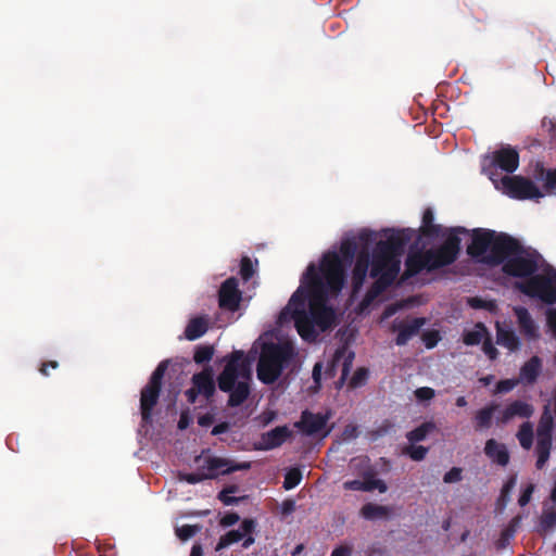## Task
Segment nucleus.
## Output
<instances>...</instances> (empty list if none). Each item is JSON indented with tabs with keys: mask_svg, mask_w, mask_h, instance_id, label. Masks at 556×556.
<instances>
[{
	"mask_svg": "<svg viewBox=\"0 0 556 556\" xmlns=\"http://www.w3.org/2000/svg\"><path fill=\"white\" fill-rule=\"evenodd\" d=\"M533 412L534 409L531 404L516 400L506 406L502 413V416L498 418V421L505 424L516 416L529 418L532 416Z\"/></svg>",
	"mask_w": 556,
	"mask_h": 556,
	"instance_id": "obj_25",
	"label": "nucleus"
},
{
	"mask_svg": "<svg viewBox=\"0 0 556 556\" xmlns=\"http://www.w3.org/2000/svg\"><path fill=\"white\" fill-rule=\"evenodd\" d=\"M496 342L497 344L515 352L520 349L521 342L519 337L511 329H505L498 324L496 325Z\"/></svg>",
	"mask_w": 556,
	"mask_h": 556,
	"instance_id": "obj_29",
	"label": "nucleus"
},
{
	"mask_svg": "<svg viewBox=\"0 0 556 556\" xmlns=\"http://www.w3.org/2000/svg\"><path fill=\"white\" fill-rule=\"evenodd\" d=\"M433 212L427 208L422 214L424 232L428 236H437L441 231V225L433 224Z\"/></svg>",
	"mask_w": 556,
	"mask_h": 556,
	"instance_id": "obj_36",
	"label": "nucleus"
},
{
	"mask_svg": "<svg viewBox=\"0 0 556 556\" xmlns=\"http://www.w3.org/2000/svg\"><path fill=\"white\" fill-rule=\"evenodd\" d=\"M239 520H240L239 515L237 513L232 511V513L225 514L222 517L219 523H220L222 527L228 528V527H231V526L236 525Z\"/></svg>",
	"mask_w": 556,
	"mask_h": 556,
	"instance_id": "obj_54",
	"label": "nucleus"
},
{
	"mask_svg": "<svg viewBox=\"0 0 556 556\" xmlns=\"http://www.w3.org/2000/svg\"><path fill=\"white\" fill-rule=\"evenodd\" d=\"M214 415L211 413H206L198 417V424L201 427H208L214 422Z\"/></svg>",
	"mask_w": 556,
	"mask_h": 556,
	"instance_id": "obj_61",
	"label": "nucleus"
},
{
	"mask_svg": "<svg viewBox=\"0 0 556 556\" xmlns=\"http://www.w3.org/2000/svg\"><path fill=\"white\" fill-rule=\"evenodd\" d=\"M242 300V292L239 290L237 278L226 279L218 291V304L222 309L237 312Z\"/></svg>",
	"mask_w": 556,
	"mask_h": 556,
	"instance_id": "obj_17",
	"label": "nucleus"
},
{
	"mask_svg": "<svg viewBox=\"0 0 556 556\" xmlns=\"http://www.w3.org/2000/svg\"><path fill=\"white\" fill-rule=\"evenodd\" d=\"M345 270L340 256L336 252L324 254L319 271L311 263L301 279L306 289L308 311L320 331L330 329L336 320V313L327 305L330 293L337 294L343 288Z\"/></svg>",
	"mask_w": 556,
	"mask_h": 556,
	"instance_id": "obj_2",
	"label": "nucleus"
},
{
	"mask_svg": "<svg viewBox=\"0 0 556 556\" xmlns=\"http://www.w3.org/2000/svg\"><path fill=\"white\" fill-rule=\"evenodd\" d=\"M392 509L389 506L367 503L361 508L359 515L366 520H376L390 517Z\"/></svg>",
	"mask_w": 556,
	"mask_h": 556,
	"instance_id": "obj_31",
	"label": "nucleus"
},
{
	"mask_svg": "<svg viewBox=\"0 0 556 556\" xmlns=\"http://www.w3.org/2000/svg\"><path fill=\"white\" fill-rule=\"evenodd\" d=\"M542 127L546 129L551 139L556 140V122L544 117L542 119Z\"/></svg>",
	"mask_w": 556,
	"mask_h": 556,
	"instance_id": "obj_57",
	"label": "nucleus"
},
{
	"mask_svg": "<svg viewBox=\"0 0 556 556\" xmlns=\"http://www.w3.org/2000/svg\"><path fill=\"white\" fill-rule=\"evenodd\" d=\"M225 367L217 377L220 391L229 393L228 406L242 405L251 393V365L244 352L236 350L225 357Z\"/></svg>",
	"mask_w": 556,
	"mask_h": 556,
	"instance_id": "obj_3",
	"label": "nucleus"
},
{
	"mask_svg": "<svg viewBox=\"0 0 556 556\" xmlns=\"http://www.w3.org/2000/svg\"><path fill=\"white\" fill-rule=\"evenodd\" d=\"M500 189L503 193L516 200H539L544 197L539 187L523 176L505 175L500 178Z\"/></svg>",
	"mask_w": 556,
	"mask_h": 556,
	"instance_id": "obj_11",
	"label": "nucleus"
},
{
	"mask_svg": "<svg viewBox=\"0 0 556 556\" xmlns=\"http://www.w3.org/2000/svg\"><path fill=\"white\" fill-rule=\"evenodd\" d=\"M229 429H230V425H229V422H227V421H223V422H219L218 425H216V426L212 429L211 434H212V435H219V434H222V433L227 432Z\"/></svg>",
	"mask_w": 556,
	"mask_h": 556,
	"instance_id": "obj_62",
	"label": "nucleus"
},
{
	"mask_svg": "<svg viewBox=\"0 0 556 556\" xmlns=\"http://www.w3.org/2000/svg\"><path fill=\"white\" fill-rule=\"evenodd\" d=\"M553 427H554V420L553 416L548 409L547 406H545L544 412L542 413L539 425L536 428V445H535V453H536V463L535 467L536 469L541 470L544 468L546 463L549 459L551 450H552V441H553Z\"/></svg>",
	"mask_w": 556,
	"mask_h": 556,
	"instance_id": "obj_12",
	"label": "nucleus"
},
{
	"mask_svg": "<svg viewBox=\"0 0 556 556\" xmlns=\"http://www.w3.org/2000/svg\"><path fill=\"white\" fill-rule=\"evenodd\" d=\"M515 288L529 298L552 305L556 303V270L549 267L546 275L535 273L529 279L516 282Z\"/></svg>",
	"mask_w": 556,
	"mask_h": 556,
	"instance_id": "obj_9",
	"label": "nucleus"
},
{
	"mask_svg": "<svg viewBox=\"0 0 556 556\" xmlns=\"http://www.w3.org/2000/svg\"><path fill=\"white\" fill-rule=\"evenodd\" d=\"M488 328L482 323H477L475 328L463 333V342L468 346L480 344L488 336Z\"/></svg>",
	"mask_w": 556,
	"mask_h": 556,
	"instance_id": "obj_32",
	"label": "nucleus"
},
{
	"mask_svg": "<svg viewBox=\"0 0 556 556\" xmlns=\"http://www.w3.org/2000/svg\"><path fill=\"white\" fill-rule=\"evenodd\" d=\"M540 525L544 530H549L556 526V507H549L543 510Z\"/></svg>",
	"mask_w": 556,
	"mask_h": 556,
	"instance_id": "obj_42",
	"label": "nucleus"
},
{
	"mask_svg": "<svg viewBox=\"0 0 556 556\" xmlns=\"http://www.w3.org/2000/svg\"><path fill=\"white\" fill-rule=\"evenodd\" d=\"M214 348L212 345H199L194 350L193 361L197 364H204L212 359Z\"/></svg>",
	"mask_w": 556,
	"mask_h": 556,
	"instance_id": "obj_37",
	"label": "nucleus"
},
{
	"mask_svg": "<svg viewBox=\"0 0 556 556\" xmlns=\"http://www.w3.org/2000/svg\"><path fill=\"white\" fill-rule=\"evenodd\" d=\"M192 386L198 390L201 395L205 399H211L216 391V383L214 380V371L212 367H205L200 372L192 376Z\"/></svg>",
	"mask_w": 556,
	"mask_h": 556,
	"instance_id": "obj_20",
	"label": "nucleus"
},
{
	"mask_svg": "<svg viewBox=\"0 0 556 556\" xmlns=\"http://www.w3.org/2000/svg\"><path fill=\"white\" fill-rule=\"evenodd\" d=\"M307 299L306 289L300 286L291 295L287 307L281 312L280 318L290 313L298 333L308 342L316 340L318 332L315 330V321L309 311L305 308Z\"/></svg>",
	"mask_w": 556,
	"mask_h": 556,
	"instance_id": "obj_7",
	"label": "nucleus"
},
{
	"mask_svg": "<svg viewBox=\"0 0 556 556\" xmlns=\"http://www.w3.org/2000/svg\"><path fill=\"white\" fill-rule=\"evenodd\" d=\"M169 359L160 362L152 372L148 383L142 388L140 392V413L142 421L146 424H149L152 420V412L159 402L163 378L169 366Z\"/></svg>",
	"mask_w": 556,
	"mask_h": 556,
	"instance_id": "obj_10",
	"label": "nucleus"
},
{
	"mask_svg": "<svg viewBox=\"0 0 556 556\" xmlns=\"http://www.w3.org/2000/svg\"><path fill=\"white\" fill-rule=\"evenodd\" d=\"M386 240L376 243L370 262L368 247H365L356 257L352 271V288L357 292L364 285L369 264L370 276L376 278L367 292V298L372 300L390 288L397 278L401 269V255L406 244L412 239L409 229L390 230ZM375 233L364 230L359 233V240L366 245L374 241Z\"/></svg>",
	"mask_w": 556,
	"mask_h": 556,
	"instance_id": "obj_1",
	"label": "nucleus"
},
{
	"mask_svg": "<svg viewBox=\"0 0 556 556\" xmlns=\"http://www.w3.org/2000/svg\"><path fill=\"white\" fill-rule=\"evenodd\" d=\"M237 491V486L236 485H231V486H228L224 490H222L219 493H218V500L224 504V505H233V504H237L239 502V498L238 497H235V496H230L229 493H235Z\"/></svg>",
	"mask_w": 556,
	"mask_h": 556,
	"instance_id": "obj_47",
	"label": "nucleus"
},
{
	"mask_svg": "<svg viewBox=\"0 0 556 556\" xmlns=\"http://www.w3.org/2000/svg\"><path fill=\"white\" fill-rule=\"evenodd\" d=\"M518 166L519 152L510 146H505L492 152L491 163L488 166L486 172L495 188L500 189L497 169L511 174L518 168Z\"/></svg>",
	"mask_w": 556,
	"mask_h": 556,
	"instance_id": "obj_13",
	"label": "nucleus"
},
{
	"mask_svg": "<svg viewBox=\"0 0 556 556\" xmlns=\"http://www.w3.org/2000/svg\"><path fill=\"white\" fill-rule=\"evenodd\" d=\"M321 370H323V364L319 362L316 363L313 367L312 377H313L314 383L316 384L317 388H319L320 383H321Z\"/></svg>",
	"mask_w": 556,
	"mask_h": 556,
	"instance_id": "obj_59",
	"label": "nucleus"
},
{
	"mask_svg": "<svg viewBox=\"0 0 556 556\" xmlns=\"http://www.w3.org/2000/svg\"><path fill=\"white\" fill-rule=\"evenodd\" d=\"M355 354L353 351H349L345 346L339 348L333 355L332 358V367H336L339 365V363L342 361V372L340 377V383H343L345 379L348 378L353 361H354Z\"/></svg>",
	"mask_w": 556,
	"mask_h": 556,
	"instance_id": "obj_28",
	"label": "nucleus"
},
{
	"mask_svg": "<svg viewBox=\"0 0 556 556\" xmlns=\"http://www.w3.org/2000/svg\"><path fill=\"white\" fill-rule=\"evenodd\" d=\"M541 254L536 250L525 248L521 242L515 238L513 251L502 253L497 265H502V271L515 278L529 279L540 268Z\"/></svg>",
	"mask_w": 556,
	"mask_h": 556,
	"instance_id": "obj_6",
	"label": "nucleus"
},
{
	"mask_svg": "<svg viewBox=\"0 0 556 556\" xmlns=\"http://www.w3.org/2000/svg\"><path fill=\"white\" fill-rule=\"evenodd\" d=\"M198 390L192 386L190 389H188L186 391V397H187V401L190 403V404H194L198 396L200 395L199 392H197Z\"/></svg>",
	"mask_w": 556,
	"mask_h": 556,
	"instance_id": "obj_64",
	"label": "nucleus"
},
{
	"mask_svg": "<svg viewBox=\"0 0 556 556\" xmlns=\"http://www.w3.org/2000/svg\"><path fill=\"white\" fill-rule=\"evenodd\" d=\"M429 266L426 251H410L405 260V269L401 275L400 282H406L422 270L429 271Z\"/></svg>",
	"mask_w": 556,
	"mask_h": 556,
	"instance_id": "obj_19",
	"label": "nucleus"
},
{
	"mask_svg": "<svg viewBox=\"0 0 556 556\" xmlns=\"http://www.w3.org/2000/svg\"><path fill=\"white\" fill-rule=\"evenodd\" d=\"M427 319L425 317H414L405 320H394L391 325V331L396 332L394 342L397 346H403L408 343L415 336H417L420 329L426 325Z\"/></svg>",
	"mask_w": 556,
	"mask_h": 556,
	"instance_id": "obj_16",
	"label": "nucleus"
},
{
	"mask_svg": "<svg viewBox=\"0 0 556 556\" xmlns=\"http://www.w3.org/2000/svg\"><path fill=\"white\" fill-rule=\"evenodd\" d=\"M482 351L491 361H495L498 356V351L494 346L490 333L482 341Z\"/></svg>",
	"mask_w": 556,
	"mask_h": 556,
	"instance_id": "obj_48",
	"label": "nucleus"
},
{
	"mask_svg": "<svg viewBox=\"0 0 556 556\" xmlns=\"http://www.w3.org/2000/svg\"><path fill=\"white\" fill-rule=\"evenodd\" d=\"M513 311L517 318L520 332L529 340L539 339V327L533 320L529 311L523 306H515Z\"/></svg>",
	"mask_w": 556,
	"mask_h": 556,
	"instance_id": "obj_21",
	"label": "nucleus"
},
{
	"mask_svg": "<svg viewBox=\"0 0 556 556\" xmlns=\"http://www.w3.org/2000/svg\"><path fill=\"white\" fill-rule=\"evenodd\" d=\"M546 325L552 332L553 337L556 338V308L549 307L545 311Z\"/></svg>",
	"mask_w": 556,
	"mask_h": 556,
	"instance_id": "obj_50",
	"label": "nucleus"
},
{
	"mask_svg": "<svg viewBox=\"0 0 556 556\" xmlns=\"http://www.w3.org/2000/svg\"><path fill=\"white\" fill-rule=\"evenodd\" d=\"M208 329V320L203 316L190 319L185 329V337L189 341H194L206 333Z\"/></svg>",
	"mask_w": 556,
	"mask_h": 556,
	"instance_id": "obj_30",
	"label": "nucleus"
},
{
	"mask_svg": "<svg viewBox=\"0 0 556 556\" xmlns=\"http://www.w3.org/2000/svg\"><path fill=\"white\" fill-rule=\"evenodd\" d=\"M421 340L425 346L431 350L437 346V344L441 340V336L438 330H428L421 334Z\"/></svg>",
	"mask_w": 556,
	"mask_h": 556,
	"instance_id": "obj_46",
	"label": "nucleus"
},
{
	"mask_svg": "<svg viewBox=\"0 0 556 556\" xmlns=\"http://www.w3.org/2000/svg\"><path fill=\"white\" fill-rule=\"evenodd\" d=\"M191 417L189 415L188 412H182L180 414V417H179V420H178V429L179 430H185L189 427V425L191 424Z\"/></svg>",
	"mask_w": 556,
	"mask_h": 556,
	"instance_id": "obj_60",
	"label": "nucleus"
},
{
	"mask_svg": "<svg viewBox=\"0 0 556 556\" xmlns=\"http://www.w3.org/2000/svg\"><path fill=\"white\" fill-rule=\"evenodd\" d=\"M462 472H463L462 468L453 467L451 470H448L443 476L444 483H455V482L460 481L463 478Z\"/></svg>",
	"mask_w": 556,
	"mask_h": 556,
	"instance_id": "obj_51",
	"label": "nucleus"
},
{
	"mask_svg": "<svg viewBox=\"0 0 556 556\" xmlns=\"http://www.w3.org/2000/svg\"><path fill=\"white\" fill-rule=\"evenodd\" d=\"M352 548L345 545H340L336 547L330 556H351Z\"/></svg>",
	"mask_w": 556,
	"mask_h": 556,
	"instance_id": "obj_63",
	"label": "nucleus"
},
{
	"mask_svg": "<svg viewBox=\"0 0 556 556\" xmlns=\"http://www.w3.org/2000/svg\"><path fill=\"white\" fill-rule=\"evenodd\" d=\"M343 489L349 491H363V492H371L374 490H378L380 493H384L388 490V486L384 481L381 479H375L371 476L366 478L364 481L361 480H349L343 483Z\"/></svg>",
	"mask_w": 556,
	"mask_h": 556,
	"instance_id": "obj_24",
	"label": "nucleus"
},
{
	"mask_svg": "<svg viewBox=\"0 0 556 556\" xmlns=\"http://www.w3.org/2000/svg\"><path fill=\"white\" fill-rule=\"evenodd\" d=\"M255 273L253 263L249 256H243L240 262V276L244 281L250 280Z\"/></svg>",
	"mask_w": 556,
	"mask_h": 556,
	"instance_id": "obj_44",
	"label": "nucleus"
},
{
	"mask_svg": "<svg viewBox=\"0 0 556 556\" xmlns=\"http://www.w3.org/2000/svg\"><path fill=\"white\" fill-rule=\"evenodd\" d=\"M469 304L473 308H488L491 309L495 306V304L491 301H484L480 298H471L469 300Z\"/></svg>",
	"mask_w": 556,
	"mask_h": 556,
	"instance_id": "obj_55",
	"label": "nucleus"
},
{
	"mask_svg": "<svg viewBox=\"0 0 556 556\" xmlns=\"http://www.w3.org/2000/svg\"><path fill=\"white\" fill-rule=\"evenodd\" d=\"M469 230L457 226L448 229V233L441 245L426 250V256L429 262V271L440 269L452 265L460 252L462 240L459 235H466Z\"/></svg>",
	"mask_w": 556,
	"mask_h": 556,
	"instance_id": "obj_8",
	"label": "nucleus"
},
{
	"mask_svg": "<svg viewBox=\"0 0 556 556\" xmlns=\"http://www.w3.org/2000/svg\"><path fill=\"white\" fill-rule=\"evenodd\" d=\"M533 491H534V485L533 484H529L522 491V493L520 494L519 500H518V504L521 507L526 506L530 502Z\"/></svg>",
	"mask_w": 556,
	"mask_h": 556,
	"instance_id": "obj_56",
	"label": "nucleus"
},
{
	"mask_svg": "<svg viewBox=\"0 0 556 556\" xmlns=\"http://www.w3.org/2000/svg\"><path fill=\"white\" fill-rule=\"evenodd\" d=\"M201 528L202 527L200 525H182L181 527L176 528L175 533L179 540L188 541L200 532Z\"/></svg>",
	"mask_w": 556,
	"mask_h": 556,
	"instance_id": "obj_39",
	"label": "nucleus"
},
{
	"mask_svg": "<svg viewBox=\"0 0 556 556\" xmlns=\"http://www.w3.org/2000/svg\"><path fill=\"white\" fill-rule=\"evenodd\" d=\"M513 245H515V238L508 233L476 228L471 230V243L467 247V254L496 266L501 254L513 251Z\"/></svg>",
	"mask_w": 556,
	"mask_h": 556,
	"instance_id": "obj_4",
	"label": "nucleus"
},
{
	"mask_svg": "<svg viewBox=\"0 0 556 556\" xmlns=\"http://www.w3.org/2000/svg\"><path fill=\"white\" fill-rule=\"evenodd\" d=\"M369 377V370L366 367H359L355 370L352 378L349 381L351 389H357L366 384Z\"/></svg>",
	"mask_w": 556,
	"mask_h": 556,
	"instance_id": "obj_38",
	"label": "nucleus"
},
{
	"mask_svg": "<svg viewBox=\"0 0 556 556\" xmlns=\"http://www.w3.org/2000/svg\"><path fill=\"white\" fill-rule=\"evenodd\" d=\"M544 189L547 193L556 191V169H548L544 179Z\"/></svg>",
	"mask_w": 556,
	"mask_h": 556,
	"instance_id": "obj_49",
	"label": "nucleus"
},
{
	"mask_svg": "<svg viewBox=\"0 0 556 556\" xmlns=\"http://www.w3.org/2000/svg\"><path fill=\"white\" fill-rule=\"evenodd\" d=\"M302 480V472L299 468H291L287 471L283 480V488L286 490L294 489Z\"/></svg>",
	"mask_w": 556,
	"mask_h": 556,
	"instance_id": "obj_40",
	"label": "nucleus"
},
{
	"mask_svg": "<svg viewBox=\"0 0 556 556\" xmlns=\"http://www.w3.org/2000/svg\"><path fill=\"white\" fill-rule=\"evenodd\" d=\"M434 395V390L429 387H421L415 390V396L418 401H429L433 399Z\"/></svg>",
	"mask_w": 556,
	"mask_h": 556,
	"instance_id": "obj_52",
	"label": "nucleus"
},
{
	"mask_svg": "<svg viewBox=\"0 0 556 556\" xmlns=\"http://www.w3.org/2000/svg\"><path fill=\"white\" fill-rule=\"evenodd\" d=\"M294 355L290 343H264L256 366L258 380L264 384L275 383Z\"/></svg>",
	"mask_w": 556,
	"mask_h": 556,
	"instance_id": "obj_5",
	"label": "nucleus"
},
{
	"mask_svg": "<svg viewBox=\"0 0 556 556\" xmlns=\"http://www.w3.org/2000/svg\"><path fill=\"white\" fill-rule=\"evenodd\" d=\"M517 439L521 445L522 448L525 450H530L532 447V444H533V427L532 425L527 421V422H523L518 432H517Z\"/></svg>",
	"mask_w": 556,
	"mask_h": 556,
	"instance_id": "obj_34",
	"label": "nucleus"
},
{
	"mask_svg": "<svg viewBox=\"0 0 556 556\" xmlns=\"http://www.w3.org/2000/svg\"><path fill=\"white\" fill-rule=\"evenodd\" d=\"M251 468L250 462L237 463L229 458L208 456L204 459L200 469L205 470V473L213 475V479L219 476L230 475L239 470H249Z\"/></svg>",
	"mask_w": 556,
	"mask_h": 556,
	"instance_id": "obj_15",
	"label": "nucleus"
},
{
	"mask_svg": "<svg viewBox=\"0 0 556 556\" xmlns=\"http://www.w3.org/2000/svg\"><path fill=\"white\" fill-rule=\"evenodd\" d=\"M357 250V245L354 240L346 239L342 241L340 245V253L342 254L343 258L351 263L355 256Z\"/></svg>",
	"mask_w": 556,
	"mask_h": 556,
	"instance_id": "obj_43",
	"label": "nucleus"
},
{
	"mask_svg": "<svg viewBox=\"0 0 556 556\" xmlns=\"http://www.w3.org/2000/svg\"><path fill=\"white\" fill-rule=\"evenodd\" d=\"M179 479L181 481H186L190 484H195V483L202 482L204 480H212L213 475L205 473V470L201 469V471H199V472L180 473Z\"/></svg>",
	"mask_w": 556,
	"mask_h": 556,
	"instance_id": "obj_41",
	"label": "nucleus"
},
{
	"mask_svg": "<svg viewBox=\"0 0 556 556\" xmlns=\"http://www.w3.org/2000/svg\"><path fill=\"white\" fill-rule=\"evenodd\" d=\"M484 454L502 467L507 466L509 463V453L505 444L497 442L495 439H489L485 442Z\"/></svg>",
	"mask_w": 556,
	"mask_h": 556,
	"instance_id": "obj_26",
	"label": "nucleus"
},
{
	"mask_svg": "<svg viewBox=\"0 0 556 556\" xmlns=\"http://www.w3.org/2000/svg\"><path fill=\"white\" fill-rule=\"evenodd\" d=\"M331 417V413L315 414L309 410H303L299 421L294 426L306 435H314L324 430L327 426L328 420Z\"/></svg>",
	"mask_w": 556,
	"mask_h": 556,
	"instance_id": "obj_18",
	"label": "nucleus"
},
{
	"mask_svg": "<svg viewBox=\"0 0 556 556\" xmlns=\"http://www.w3.org/2000/svg\"><path fill=\"white\" fill-rule=\"evenodd\" d=\"M256 528V522L252 518H245L242 520L240 528L237 530H230L222 535L215 546L216 552H220L228 546L242 541V547L249 548L254 544L253 532Z\"/></svg>",
	"mask_w": 556,
	"mask_h": 556,
	"instance_id": "obj_14",
	"label": "nucleus"
},
{
	"mask_svg": "<svg viewBox=\"0 0 556 556\" xmlns=\"http://www.w3.org/2000/svg\"><path fill=\"white\" fill-rule=\"evenodd\" d=\"M435 429V425L432 421L422 422L414 430L407 432L406 438L410 443L424 441L427 435Z\"/></svg>",
	"mask_w": 556,
	"mask_h": 556,
	"instance_id": "obj_33",
	"label": "nucleus"
},
{
	"mask_svg": "<svg viewBox=\"0 0 556 556\" xmlns=\"http://www.w3.org/2000/svg\"><path fill=\"white\" fill-rule=\"evenodd\" d=\"M543 362L538 355L531 356L519 370V382L523 384H533L542 372Z\"/></svg>",
	"mask_w": 556,
	"mask_h": 556,
	"instance_id": "obj_22",
	"label": "nucleus"
},
{
	"mask_svg": "<svg viewBox=\"0 0 556 556\" xmlns=\"http://www.w3.org/2000/svg\"><path fill=\"white\" fill-rule=\"evenodd\" d=\"M342 435L344 440L356 439L358 437V429L354 425H348L344 427Z\"/></svg>",
	"mask_w": 556,
	"mask_h": 556,
	"instance_id": "obj_58",
	"label": "nucleus"
},
{
	"mask_svg": "<svg viewBox=\"0 0 556 556\" xmlns=\"http://www.w3.org/2000/svg\"><path fill=\"white\" fill-rule=\"evenodd\" d=\"M518 381H519V379L518 380H514V379L500 380L496 384V392L497 393H507L516 387Z\"/></svg>",
	"mask_w": 556,
	"mask_h": 556,
	"instance_id": "obj_53",
	"label": "nucleus"
},
{
	"mask_svg": "<svg viewBox=\"0 0 556 556\" xmlns=\"http://www.w3.org/2000/svg\"><path fill=\"white\" fill-rule=\"evenodd\" d=\"M429 448L422 445H410L405 448V453L415 462L425 459Z\"/></svg>",
	"mask_w": 556,
	"mask_h": 556,
	"instance_id": "obj_45",
	"label": "nucleus"
},
{
	"mask_svg": "<svg viewBox=\"0 0 556 556\" xmlns=\"http://www.w3.org/2000/svg\"><path fill=\"white\" fill-rule=\"evenodd\" d=\"M516 482H517V478L516 476H511L507 479V481L504 483L502 490H501V494L497 498V502H496V506L500 508V509H503L505 508V506L507 505V503L509 502L510 500V493L513 491V489L515 488L516 485Z\"/></svg>",
	"mask_w": 556,
	"mask_h": 556,
	"instance_id": "obj_35",
	"label": "nucleus"
},
{
	"mask_svg": "<svg viewBox=\"0 0 556 556\" xmlns=\"http://www.w3.org/2000/svg\"><path fill=\"white\" fill-rule=\"evenodd\" d=\"M291 434L292 432L287 426H278L262 434V448L268 451L279 447Z\"/></svg>",
	"mask_w": 556,
	"mask_h": 556,
	"instance_id": "obj_23",
	"label": "nucleus"
},
{
	"mask_svg": "<svg viewBox=\"0 0 556 556\" xmlns=\"http://www.w3.org/2000/svg\"><path fill=\"white\" fill-rule=\"evenodd\" d=\"M498 407V404L491 403L478 409L473 416L475 430L482 431L490 429L492 426L494 413L497 410Z\"/></svg>",
	"mask_w": 556,
	"mask_h": 556,
	"instance_id": "obj_27",
	"label": "nucleus"
}]
</instances>
